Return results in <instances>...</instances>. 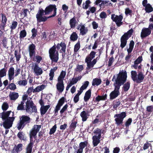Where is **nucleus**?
Instances as JSON below:
<instances>
[{
  "instance_id": "nucleus-1",
  "label": "nucleus",
  "mask_w": 153,
  "mask_h": 153,
  "mask_svg": "<svg viewBox=\"0 0 153 153\" xmlns=\"http://www.w3.org/2000/svg\"><path fill=\"white\" fill-rule=\"evenodd\" d=\"M57 9L55 4H50L47 6L45 10L39 8L36 15L38 22H45L48 19L55 16L56 14Z\"/></svg>"
},
{
  "instance_id": "nucleus-2",
  "label": "nucleus",
  "mask_w": 153,
  "mask_h": 153,
  "mask_svg": "<svg viewBox=\"0 0 153 153\" xmlns=\"http://www.w3.org/2000/svg\"><path fill=\"white\" fill-rule=\"evenodd\" d=\"M61 47V50L64 53H65L66 48V45L65 42H61L60 43H58L57 45L54 44L49 50V57L52 63L57 62L59 59V54L58 51H56V48L59 50Z\"/></svg>"
},
{
  "instance_id": "nucleus-3",
  "label": "nucleus",
  "mask_w": 153,
  "mask_h": 153,
  "mask_svg": "<svg viewBox=\"0 0 153 153\" xmlns=\"http://www.w3.org/2000/svg\"><path fill=\"white\" fill-rule=\"evenodd\" d=\"M31 119L29 116L23 115L19 117V120L17 123L16 127L18 130L22 129L26 125H29Z\"/></svg>"
},
{
  "instance_id": "nucleus-4",
  "label": "nucleus",
  "mask_w": 153,
  "mask_h": 153,
  "mask_svg": "<svg viewBox=\"0 0 153 153\" xmlns=\"http://www.w3.org/2000/svg\"><path fill=\"white\" fill-rule=\"evenodd\" d=\"M127 74L126 71H122V72H120L117 74V78L115 80V82L114 83V85H116L118 87L126 82L127 78Z\"/></svg>"
},
{
  "instance_id": "nucleus-5",
  "label": "nucleus",
  "mask_w": 153,
  "mask_h": 153,
  "mask_svg": "<svg viewBox=\"0 0 153 153\" xmlns=\"http://www.w3.org/2000/svg\"><path fill=\"white\" fill-rule=\"evenodd\" d=\"M133 32V29L131 28L122 36L120 38V45L122 48H123L126 45L127 41L131 36Z\"/></svg>"
},
{
  "instance_id": "nucleus-6",
  "label": "nucleus",
  "mask_w": 153,
  "mask_h": 153,
  "mask_svg": "<svg viewBox=\"0 0 153 153\" xmlns=\"http://www.w3.org/2000/svg\"><path fill=\"white\" fill-rule=\"evenodd\" d=\"M131 77L133 81L137 83H140L144 78V76L142 72H139L137 74L136 71H133L131 72Z\"/></svg>"
},
{
  "instance_id": "nucleus-7",
  "label": "nucleus",
  "mask_w": 153,
  "mask_h": 153,
  "mask_svg": "<svg viewBox=\"0 0 153 153\" xmlns=\"http://www.w3.org/2000/svg\"><path fill=\"white\" fill-rule=\"evenodd\" d=\"M126 112H122L119 114L114 115V117L115 124L117 126H120L123 123L124 119L126 117Z\"/></svg>"
},
{
  "instance_id": "nucleus-8",
  "label": "nucleus",
  "mask_w": 153,
  "mask_h": 153,
  "mask_svg": "<svg viewBox=\"0 0 153 153\" xmlns=\"http://www.w3.org/2000/svg\"><path fill=\"white\" fill-rule=\"evenodd\" d=\"M41 128L40 125H35L34 127L30 130V143H32L33 145L34 143L35 140L33 141V136H36L37 132H38Z\"/></svg>"
},
{
  "instance_id": "nucleus-9",
  "label": "nucleus",
  "mask_w": 153,
  "mask_h": 153,
  "mask_svg": "<svg viewBox=\"0 0 153 153\" xmlns=\"http://www.w3.org/2000/svg\"><path fill=\"white\" fill-rule=\"evenodd\" d=\"M123 18V17L122 14L118 16L113 14L111 16V19L113 21L115 22L117 27H120L123 24V22H122Z\"/></svg>"
},
{
  "instance_id": "nucleus-10",
  "label": "nucleus",
  "mask_w": 153,
  "mask_h": 153,
  "mask_svg": "<svg viewBox=\"0 0 153 153\" xmlns=\"http://www.w3.org/2000/svg\"><path fill=\"white\" fill-rule=\"evenodd\" d=\"M14 119V117H11L8 119L4 120V122L3 123V127L6 129L10 128L12 126Z\"/></svg>"
},
{
  "instance_id": "nucleus-11",
  "label": "nucleus",
  "mask_w": 153,
  "mask_h": 153,
  "mask_svg": "<svg viewBox=\"0 0 153 153\" xmlns=\"http://www.w3.org/2000/svg\"><path fill=\"white\" fill-rule=\"evenodd\" d=\"M114 89L110 94V100H113L117 97L120 94L119 89L120 87L116 85H114Z\"/></svg>"
},
{
  "instance_id": "nucleus-12",
  "label": "nucleus",
  "mask_w": 153,
  "mask_h": 153,
  "mask_svg": "<svg viewBox=\"0 0 153 153\" xmlns=\"http://www.w3.org/2000/svg\"><path fill=\"white\" fill-rule=\"evenodd\" d=\"M1 23H0V28L3 30H5V27L6 26V24L7 21V18L6 15L4 13H1Z\"/></svg>"
},
{
  "instance_id": "nucleus-13",
  "label": "nucleus",
  "mask_w": 153,
  "mask_h": 153,
  "mask_svg": "<svg viewBox=\"0 0 153 153\" xmlns=\"http://www.w3.org/2000/svg\"><path fill=\"white\" fill-rule=\"evenodd\" d=\"M36 46L34 44H32L29 45L28 48V51L29 55L30 58H32L36 53Z\"/></svg>"
},
{
  "instance_id": "nucleus-14",
  "label": "nucleus",
  "mask_w": 153,
  "mask_h": 153,
  "mask_svg": "<svg viewBox=\"0 0 153 153\" xmlns=\"http://www.w3.org/2000/svg\"><path fill=\"white\" fill-rule=\"evenodd\" d=\"M33 69L34 73L36 76L40 75L43 72L42 68L39 66L38 64L36 63H34V66Z\"/></svg>"
},
{
  "instance_id": "nucleus-15",
  "label": "nucleus",
  "mask_w": 153,
  "mask_h": 153,
  "mask_svg": "<svg viewBox=\"0 0 153 153\" xmlns=\"http://www.w3.org/2000/svg\"><path fill=\"white\" fill-rule=\"evenodd\" d=\"M151 32V30L148 28H143L142 30L141 37L142 38H144L149 35Z\"/></svg>"
},
{
  "instance_id": "nucleus-16",
  "label": "nucleus",
  "mask_w": 153,
  "mask_h": 153,
  "mask_svg": "<svg viewBox=\"0 0 153 153\" xmlns=\"http://www.w3.org/2000/svg\"><path fill=\"white\" fill-rule=\"evenodd\" d=\"M11 111H3V112L1 113V118L2 120L4 121L7 119H8L9 118H11V117H9V116L11 112Z\"/></svg>"
},
{
  "instance_id": "nucleus-17",
  "label": "nucleus",
  "mask_w": 153,
  "mask_h": 153,
  "mask_svg": "<svg viewBox=\"0 0 153 153\" xmlns=\"http://www.w3.org/2000/svg\"><path fill=\"white\" fill-rule=\"evenodd\" d=\"M14 69L13 67H11L8 70V79L10 81L14 79Z\"/></svg>"
},
{
  "instance_id": "nucleus-18",
  "label": "nucleus",
  "mask_w": 153,
  "mask_h": 153,
  "mask_svg": "<svg viewBox=\"0 0 153 153\" xmlns=\"http://www.w3.org/2000/svg\"><path fill=\"white\" fill-rule=\"evenodd\" d=\"M9 97L11 100L15 101L19 97L18 93L15 92H10Z\"/></svg>"
},
{
  "instance_id": "nucleus-19",
  "label": "nucleus",
  "mask_w": 153,
  "mask_h": 153,
  "mask_svg": "<svg viewBox=\"0 0 153 153\" xmlns=\"http://www.w3.org/2000/svg\"><path fill=\"white\" fill-rule=\"evenodd\" d=\"M26 108L25 110L26 112H31L30 107H31V106L32 105H33L34 103L33 102L30 100H27L26 103Z\"/></svg>"
},
{
  "instance_id": "nucleus-20",
  "label": "nucleus",
  "mask_w": 153,
  "mask_h": 153,
  "mask_svg": "<svg viewBox=\"0 0 153 153\" xmlns=\"http://www.w3.org/2000/svg\"><path fill=\"white\" fill-rule=\"evenodd\" d=\"M91 90L90 89L86 91L84 97V100L85 102L88 101L91 97Z\"/></svg>"
},
{
  "instance_id": "nucleus-21",
  "label": "nucleus",
  "mask_w": 153,
  "mask_h": 153,
  "mask_svg": "<svg viewBox=\"0 0 153 153\" xmlns=\"http://www.w3.org/2000/svg\"><path fill=\"white\" fill-rule=\"evenodd\" d=\"M56 88L60 93L63 91L64 89V82H58L56 85Z\"/></svg>"
},
{
  "instance_id": "nucleus-22",
  "label": "nucleus",
  "mask_w": 153,
  "mask_h": 153,
  "mask_svg": "<svg viewBox=\"0 0 153 153\" xmlns=\"http://www.w3.org/2000/svg\"><path fill=\"white\" fill-rule=\"evenodd\" d=\"M23 145L22 143H19L17 146L15 145L13 149L14 152L18 153L22 149Z\"/></svg>"
},
{
  "instance_id": "nucleus-23",
  "label": "nucleus",
  "mask_w": 153,
  "mask_h": 153,
  "mask_svg": "<svg viewBox=\"0 0 153 153\" xmlns=\"http://www.w3.org/2000/svg\"><path fill=\"white\" fill-rule=\"evenodd\" d=\"M50 106L49 105L44 106L41 107L40 109V113L42 115H43L47 112L48 109L50 108Z\"/></svg>"
},
{
  "instance_id": "nucleus-24",
  "label": "nucleus",
  "mask_w": 153,
  "mask_h": 153,
  "mask_svg": "<svg viewBox=\"0 0 153 153\" xmlns=\"http://www.w3.org/2000/svg\"><path fill=\"white\" fill-rule=\"evenodd\" d=\"M123 85V90L124 92L127 91L130 88V83L129 81L125 82Z\"/></svg>"
},
{
  "instance_id": "nucleus-25",
  "label": "nucleus",
  "mask_w": 153,
  "mask_h": 153,
  "mask_svg": "<svg viewBox=\"0 0 153 153\" xmlns=\"http://www.w3.org/2000/svg\"><path fill=\"white\" fill-rule=\"evenodd\" d=\"M89 84V82L88 81L85 82L83 85L80 88L79 90H78L77 91H79L80 93H82L83 91L86 89Z\"/></svg>"
},
{
  "instance_id": "nucleus-26",
  "label": "nucleus",
  "mask_w": 153,
  "mask_h": 153,
  "mask_svg": "<svg viewBox=\"0 0 153 153\" xmlns=\"http://www.w3.org/2000/svg\"><path fill=\"white\" fill-rule=\"evenodd\" d=\"M17 136L20 140L26 141L27 140V137L25 136V134L22 131H20L18 133Z\"/></svg>"
},
{
  "instance_id": "nucleus-27",
  "label": "nucleus",
  "mask_w": 153,
  "mask_h": 153,
  "mask_svg": "<svg viewBox=\"0 0 153 153\" xmlns=\"http://www.w3.org/2000/svg\"><path fill=\"white\" fill-rule=\"evenodd\" d=\"M88 143V140L80 142L79 145V149L83 151V149L87 146Z\"/></svg>"
},
{
  "instance_id": "nucleus-28",
  "label": "nucleus",
  "mask_w": 153,
  "mask_h": 153,
  "mask_svg": "<svg viewBox=\"0 0 153 153\" xmlns=\"http://www.w3.org/2000/svg\"><path fill=\"white\" fill-rule=\"evenodd\" d=\"M42 60V57L41 56L38 55L36 56L34 55L33 58V60L34 62H36L38 64L40 63Z\"/></svg>"
},
{
  "instance_id": "nucleus-29",
  "label": "nucleus",
  "mask_w": 153,
  "mask_h": 153,
  "mask_svg": "<svg viewBox=\"0 0 153 153\" xmlns=\"http://www.w3.org/2000/svg\"><path fill=\"white\" fill-rule=\"evenodd\" d=\"M46 87L45 85L42 84L41 85L37 86L33 91V93L39 92L40 91L43 90Z\"/></svg>"
},
{
  "instance_id": "nucleus-30",
  "label": "nucleus",
  "mask_w": 153,
  "mask_h": 153,
  "mask_svg": "<svg viewBox=\"0 0 153 153\" xmlns=\"http://www.w3.org/2000/svg\"><path fill=\"white\" fill-rule=\"evenodd\" d=\"M102 81L100 79L95 78L94 79L92 82V85L93 86H98L101 83Z\"/></svg>"
},
{
  "instance_id": "nucleus-31",
  "label": "nucleus",
  "mask_w": 153,
  "mask_h": 153,
  "mask_svg": "<svg viewBox=\"0 0 153 153\" xmlns=\"http://www.w3.org/2000/svg\"><path fill=\"white\" fill-rule=\"evenodd\" d=\"M76 21L74 17L70 20L69 21V24L71 28H74L76 26Z\"/></svg>"
},
{
  "instance_id": "nucleus-32",
  "label": "nucleus",
  "mask_w": 153,
  "mask_h": 153,
  "mask_svg": "<svg viewBox=\"0 0 153 153\" xmlns=\"http://www.w3.org/2000/svg\"><path fill=\"white\" fill-rule=\"evenodd\" d=\"M80 33L82 35L85 34L88 31V30L87 27H85L83 25L81 26L80 29Z\"/></svg>"
},
{
  "instance_id": "nucleus-33",
  "label": "nucleus",
  "mask_w": 153,
  "mask_h": 153,
  "mask_svg": "<svg viewBox=\"0 0 153 153\" xmlns=\"http://www.w3.org/2000/svg\"><path fill=\"white\" fill-rule=\"evenodd\" d=\"M80 115L82 118V120L83 122L86 121L88 118V114L85 111H83L81 112Z\"/></svg>"
},
{
  "instance_id": "nucleus-34",
  "label": "nucleus",
  "mask_w": 153,
  "mask_h": 153,
  "mask_svg": "<svg viewBox=\"0 0 153 153\" xmlns=\"http://www.w3.org/2000/svg\"><path fill=\"white\" fill-rule=\"evenodd\" d=\"M146 109V113L149 116L151 113H153V105L147 106Z\"/></svg>"
},
{
  "instance_id": "nucleus-35",
  "label": "nucleus",
  "mask_w": 153,
  "mask_h": 153,
  "mask_svg": "<svg viewBox=\"0 0 153 153\" xmlns=\"http://www.w3.org/2000/svg\"><path fill=\"white\" fill-rule=\"evenodd\" d=\"M18 23L16 21H13L12 22L11 25H10V27L11 29V32H13V30L16 29Z\"/></svg>"
},
{
  "instance_id": "nucleus-36",
  "label": "nucleus",
  "mask_w": 153,
  "mask_h": 153,
  "mask_svg": "<svg viewBox=\"0 0 153 153\" xmlns=\"http://www.w3.org/2000/svg\"><path fill=\"white\" fill-rule=\"evenodd\" d=\"M145 7V10L146 13H149L153 11V8L150 4H148Z\"/></svg>"
},
{
  "instance_id": "nucleus-37",
  "label": "nucleus",
  "mask_w": 153,
  "mask_h": 153,
  "mask_svg": "<svg viewBox=\"0 0 153 153\" xmlns=\"http://www.w3.org/2000/svg\"><path fill=\"white\" fill-rule=\"evenodd\" d=\"M96 54V52L93 51H91L89 54L86 56L85 59L92 60L94 58Z\"/></svg>"
},
{
  "instance_id": "nucleus-38",
  "label": "nucleus",
  "mask_w": 153,
  "mask_h": 153,
  "mask_svg": "<svg viewBox=\"0 0 153 153\" xmlns=\"http://www.w3.org/2000/svg\"><path fill=\"white\" fill-rule=\"evenodd\" d=\"M149 51L152 53L150 55L151 62L152 64H153V46H152L150 47L149 48ZM150 69L153 71V65H151Z\"/></svg>"
},
{
  "instance_id": "nucleus-39",
  "label": "nucleus",
  "mask_w": 153,
  "mask_h": 153,
  "mask_svg": "<svg viewBox=\"0 0 153 153\" xmlns=\"http://www.w3.org/2000/svg\"><path fill=\"white\" fill-rule=\"evenodd\" d=\"M33 147V143H29L26 148L25 153H32V149Z\"/></svg>"
},
{
  "instance_id": "nucleus-40",
  "label": "nucleus",
  "mask_w": 153,
  "mask_h": 153,
  "mask_svg": "<svg viewBox=\"0 0 153 153\" xmlns=\"http://www.w3.org/2000/svg\"><path fill=\"white\" fill-rule=\"evenodd\" d=\"M91 61L87 59H85V62L87 64V67L86 68L87 70H89L91 68L93 67L94 66L91 62Z\"/></svg>"
},
{
  "instance_id": "nucleus-41",
  "label": "nucleus",
  "mask_w": 153,
  "mask_h": 153,
  "mask_svg": "<svg viewBox=\"0 0 153 153\" xmlns=\"http://www.w3.org/2000/svg\"><path fill=\"white\" fill-rule=\"evenodd\" d=\"M29 12V10L27 9H23L21 12L20 14L21 16L23 17L22 18L24 17H27V12Z\"/></svg>"
},
{
  "instance_id": "nucleus-42",
  "label": "nucleus",
  "mask_w": 153,
  "mask_h": 153,
  "mask_svg": "<svg viewBox=\"0 0 153 153\" xmlns=\"http://www.w3.org/2000/svg\"><path fill=\"white\" fill-rule=\"evenodd\" d=\"M93 141L92 143L94 147H95L100 143V140L95 138L94 136L92 137Z\"/></svg>"
},
{
  "instance_id": "nucleus-43",
  "label": "nucleus",
  "mask_w": 153,
  "mask_h": 153,
  "mask_svg": "<svg viewBox=\"0 0 153 153\" xmlns=\"http://www.w3.org/2000/svg\"><path fill=\"white\" fill-rule=\"evenodd\" d=\"M78 36L75 32H73L71 35L70 39L71 41H74L78 39Z\"/></svg>"
},
{
  "instance_id": "nucleus-44",
  "label": "nucleus",
  "mask_w": 153,
  "mask_h": 153,
  "mask_svg": "<svg viewBox=\"0 0 153 153\" xmlns=\"http://www.w3.org/2000/svg\"><path fill=\"white\" fill-rule=\"evenodd\" d=\"M19 38L20 39H23L27 35V32L25 29L20 31L19 34Z\"/></svg>"
},
{
  "instance_id": "nucleus-45",
  "label": "nucleus",
  "mask_w": 153,
  "mask_h": 153,
  "mask_svg": "<svg viewBox=\"0 0 153 153\" xmlns=\"http://www.w3.org/2000/svg\"><path fill=\"white\" fill-rule=\"evenodd\" d=\"M24 104V103L23 101H21L20 103H19L18 104L17 108V110L18 111L25 110Z\"/></svg>"
},
{
  "instance_id": "nucleus-46",
  "label": "nucleus",
  "mask_w": 153,
  "mask_h": 153,
  "mask_svg": "<svg viewBox=\"0 0 153 153\" xmlns=\"http://www.w3.org/2000/svg\"><path fill=\"white\" fill-rule=\"evenodd\" d=\"M91 3V1L89 0H87L82 4V8L84 9H87L90 6V4Z\"/></svg>"
},
{
  "instance_id": "nucleus-47",
  "label": "nucleus",
  "mask_w": 153,
  "mask_h": 153,
  "mask_svg": "<svg viewBox=\"0 0 153 153\" xmlns=\"http://www.w3.org/2000/svg\"><path fill=\"white\" fill-rule=\"evenodd\" d=\"M96 10V8L94 7H92L89 9V10H87L86 12V14L88 16L89 15L90 13H94Z\"/></svg>"
},
{
  "instance_id": "nucleus-48",
  "label": "nucleus",
  "mask_w": 153,
  "mask_h": 153,
  "mask_svg": "<svg viewBox=\"0 0 153 153\" xmlns=\"http://www.w3.org/2000/svg\"><path fill=\"white\" fill-rule=\"evenodd\" d=\"M82 93L78 91V93L75 96L74 98V101L75 103H77L79 100V96Z\"/></svg>"
},
{
  "instance_id": "nucleus-49",
  "label": "nucleus",
  "mask_w": 153,
  "mask_h": 153,
  "mask_svg": "<svg viewBox=\"0 0 153 153\" xmlns=\"http://www.w3.org/2000/svg\"><path fill=\"white\" fill-rule=\"evenodd\" d=\"M31 32L32 33V35L31 37V38L32 39H33L36 36L37 34V30L35 29V28H34L32 29Z\"/></svg>"
},
{
  "instance_id": "nucleus-50",
  "label": "nucleus",
  "mask_w": 153,
  "mask_h": 153,
  "mask_svg": "<svg viewBox=\"0 0 153 153\" xmlns=\"http://www.w3.org/2000/svg\"><path fill=\"white\" fill-rule=\"evenodd\" d=\"M6 69L3 68L0 70V78L5 76L6 74Z\"/></svg>"
},
{
  "instance_id": "nucleus-51",
  "label": "nucleus",
  "mask_w": 153,
  "mask_h": 153,
  "mask_svg": "<svg viewBox=\"0 0 153 153\" xmlns=\"http://www.w3.org/2000/svg\"><path fill=\"white\" fill-rule=\"evenodd\" d=\"M14 55L16 58V60L17 62L19 61L21 57V55L19 52H18L17 50H16L15 51Z\"/></svg>"
},
{
  "instance_id": "nucleus-52",
  "label": "nucleus",
  "mask_w": 153,
  "mask_h": 153,
  "mask_svg": "<svg viewBox=\"0 0 153 153\" xmlns=\"http://www.w3.org/2000/svg\"><path fill=\"white\" fill-rule=\"evenodd\" d=\"M132 120L131 118H128L125 123V124L126 128H128L129 126L131 125Z\"/></svg>"
},
{
  "instance_id": "nucleus-53",
  "label": "nucleus",
  "mask_w": 153,
  "mask_h": 153,
  "mask_svg": "<svg viewBox=\"0 0 153 153\" xmlns=\"http://www.w3.org/2000/svg\"><path fill=\"white\" fill-rule=\"evenodd\" d=\"M84 69L83 66L82 65H80L77 64L75 68V71L79 72H81Z\"/></svg>"
},
{
  "instance_id": "nucleus-54",
  "label": "nucleus",
  "mask_w": 153,
  "mask_h": 153,
  "mask_svg": "<svg viewBox=\"0 0 153 153\" xmlns=\"http://www.w3.org/2000/svg\"><path fill=\"white\" fill-rule=\"evenodd\" d=\"M80 43L79 41L74 46V53H76L78 51L80 48Z\"/></svg>"
},
{
  "instance_id": "nucleus-55",
  "label": "nucleus",
  "mask_w": 153,
  "mask_h": 153,
  "mask_svg": "<svg viewBox=\"0 0 153 153\" xmlns=\"http://www.w3.org/2000/svg\"><path fill=\"white\" fill-rule=\"evenodd\" d=\"M77 123V121H75L74 120H72L70 126V128L73 129H75L76 127Z\"/></svg>"
},
{
  "instance_id": "nucleus-56",
  "label": "nucleus",
  "mask_w": 153,
  "mask_h": 153,
  "mask_svg": "<svg viewBox=\"0 0 153 153\" xmlns=\"http://www.w3.org/2000/svg\"><path fill=\"white\" fill-rule=\"evenodd\" d=\"M120 104V102L119 100L118 101L116 100V101L114 102L113 106L114 108L115 109H117V108L119 106Z\"/></svg>"
},
{
  "instance_id": "nucleus-57",
  "label": "nucleus",
  "mask_w": 153,
  "mask_h": 153,
  "mask_svg": "<svg viewBox=\"0 0 153 153\" xmlns=\"http://www.w3.org/2000/svg\"><path fill=\"white\" fill-rule=\"evenodd\" d=\"M9 108V105L6 102H4L2 105L1 108L2 110L4 111H6Z\"/></svg>"
},
{
  "instance_id": "nucleus-58",
  "label": "nucleus",
  "mask_w": 153,
  "mask_h": 153,
  "mask_svg": "<svg viewBox=\"0 0 153 153\" xmlns=\"http://www.w3.org/2000/svg\"><path fill=\"white\" fill-rule=\"evenodd\" d=\"M11 90H15L16 88V87L15 84L13 83H12L9 84L7 87Z\"/></svg>"
},
{
  "instance_id": "nucleus-59",
  "label": "nucleus",
  "mask_w": 153,
  "mask_h": 153,
  "mask_svg": "<svg viewBox=\"0 0 153 153\" xmlns=\"http://www.w3.org/2000/svg\"><path fill=\"white\" fill-rule=\"evenodd\" d=\"M18 84L20 85L25 86L27 84V81L26 79L23 80H19L18 82Z\"/></svg>"
},
{
  "instance_id": "nucleus-60",
  "label": "nucleus",
  "mask_w": 153,
  "mask_h": 153,
  "mask_svg": "<svg viewBox=\"0 0 153 153\" xmlns=\"http://www.w3.org/2000/svg\"><path fill=\"white\" fill-rule=\"evenodd\" d=\"M57 127L56 124H55L53 127L51 129L49 134L50 135H52L55 132Z\"/></svg>"
},
{
  "instance_id": "nucleus-61",
  "label": "nucleus",
  "mask_w": 153,
  "mask_h": 153,
  "mask_svg": "<svg viewBox=\"0 0 153 153\" xmlns=\"http://www.w3.org/2000/svg\"><path fill=\"white\" fill-rule=\"evenodd\" d=\"M149 146H152L151 144L150 143H149L148 142H146L143 145V149L145 150L148 149Z\"/></svg>"
},
{
  "instance_id": "nucleus-62",
  "label": "nucleus",
  "mask_w": 153,
  "mask_h": 153,
  "mask_svg": "<svg viewBox=\"0 0 153 153\" xmlns=\"http://www.w3.org/2000/svg\"><path fill=\"white\" fill-rule=\"evenodd\" d=\"M65 99L64 97H62L58 101L57 104L62 106L65 102Z\"/></svg>"
},
{
  "instance_id": "nucleus-63",
  "label": "nucleus",
  "mask_w": 153,
  "mask_h": 153,
  "mask_svg": "<svg viewBox=\"0 0 153 153\" xmlns=\"http://www.w3.org/2000/svg\"><path fill=\"white\" fill-rule=\"evenodd\" d=\"M142 56H139L138 58L135 60L134 62L135 64H138L140 63L142 60Z\"/></svg>"
},
{
  "instance_id": "nucleus-64",
  "label": "nucleus",
  "mask_w": 153,
  "mask_h": 153,
  "mask_svg": "<svg viewBox=\"0 0 153 153\" xmlns=\"http://www.w3.org/2000/svg\"><path fill=\"white\" fill-rule=\"evenodd\" d=\"M78 81V79H76V78H73L72 80L70 81L69 84L72 86V85L75 84Z\"/></svg>"
}]
</instances>
